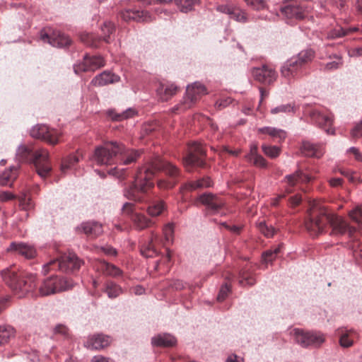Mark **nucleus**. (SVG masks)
Segmentation results:
<instances>
[{
	"instance_id": "f257e3e1",
	"label": "nucleus",
	"mask_w": 362,
	"mask_h": 362,
	"mask_svg": "<svg viewBox=\"0 0 362 362\" xmlns=\"http://www.w3.org/2000/svg\"><path fill=\"white\" fill-rule=\"evenodd\" d=\"M160 170H164L170 177V180H160L157 183L158 187L160 189L173 188L176 185L177 178L180 176V170L172 163L156 157L146 165L138 170L134 182L124 189V196L134 202L144 201L146 193L154 186L151 180L153 177Z\"/></svg>"
},
{
	"instance_id": "f03ea898",
	"label": "nucleus",
	"mask_w": 362,
	"mask_h": 362,
	"mask_svg": "<svg viewBox=\"0 0 362 362\" xmlns=\"http://www.w3.org/2000/svg\"><path fill=\"white\" fill-rule=\"evenodd\" d=\"M305 226L311 236L317 237L327 230V225L332 227V234L343 235L349 233L351 235L355 228L351 227L341 217L331 214L325 206L313 204L308 210Z\"/></svg>"
},
{
	"instance_id": "7ed1b4c3",
	"label": "nucleus",
	"mask_w": 362,
	"mask_h": 362,
	"mask_svg": "<svg viewBox=\"0 0 362 362\" xmlns=\"http://www.w3.org/2000/svg\"><path fill=\"white\" fill-rule=\"evenodd\" d=\"M1 276L4 283L18 298L33 291L37 286L35 274L18 270L14 267L2 270Z\"/></svg>"
},
{
	"instance_id": "20e7f679",
	"label": "nucleus",
	"mask_w": 362,
	"mask_h": 362,
	"mask_svg": "<svg viewBox=\"0 0 362 362\" xmlns=\"http://www.w3.org/2000/svg\"><path fill=\"white\" fill-rule=\"evenodd\" d=\"M16 157L21 162L33 163L37 174L42 178L47 177L52 170L49 152L45 148L34 151L30 146L21 145L17 150Z\"/></svg>"
},
{
	"instance_id": "39448f33",
	"label": "nucleus",
	"mask_w": 362,
	"mask_h": 362,
	"mask_svg": "<svg viewBox=\"0 0 362 362\" xmlns=\"http://www.w3.org/2000/svg\"><path fill=\"white\" fill-rule=\"evenodd\" d=\"M83 264L74 253L64 254L59 258L54 259L45 264L42 272L45 275L52 270H59L64 272H74L78 271Z\"/></svg>"
},
{
	"instance_id": "423d86ee",
	"label": "nucleus",
	"mask_w": 362,
	"mask_h": 362,
	"mask_svg": "<svg viewBox=\"0 0 362 362\" xmlns=\"http://www.w3.org/2000/svg\"><path fill=\"white\" fill-rule=\"evenodd\" d=\"M313 58L314 52L312 49L301 51L297 56L291 57L284 63L281 69V76L287 79L294 78Z\"/></svg>"
},
{
	"instance_id": "0eeeda50",
	"label": "nucleus",
	"mask_w": 362,
	"mask_h": 362,
	"mask_svg": "<svg viewBox=\"0 0 362 362\" xmlns=\"http://www.w3.org/2000/svg\"><path fill=\"white\" fill-rule=\"evenodd\" d=\"M71 279L60 276H52L43 281L39 288L41 296H47L72 288Z\"/></svg>"
},
{
	"instance_id": "6e6552de",
	"label": "nucleus",
	"mask_w": 362,
	"mask_h": 362,
	"mask_svg": "<svg viewBox=\"0 0 362 362\" xmlns=\"http://www.w3.org/2000/svg\"><path fill=\"white\" fill-rule=\"evenodd\" d=\"M119 148V143H106L95 148L92 160L98 165H112L117 162Z\"/></svg>"
},
{
	"instance_id": "1a4fd4ad",
	"label": "nucleus",
	"mask_w": 362,
	"mask_h": 362,
	"mask_svg": "<svg viewBox=\"0 0 362 362\" xmlns=\"http://www.w3.org/2000/svg\"><path fill=\"white\" fill-rule=\"evenodd\" d=\"M206 93V88L199 83H194L187 86L186 95L183 100L173 108L174 113L184 112L192 107V106L201 98L202 95Z\"/></svg>"
},
{
	"instance_id": "9d476101",
	"label": "nucleus",
	"mask_w": 362,
	"mask_h": 362,
	"mask_svg": "<svg viewBox=\"0 0 362 362\" xmlns=\"http://www.w3.org/2000/svg\"><path fill=\"white\" fill-rule=\"evenodd\" d=\"M206 151L202 144L193 142L188 146L187 155L183 158L185 166L189 170L190 168H204Z\"/></svg>"
},
{
	"instance_id": "9b49d317",
	"label": "nucleus",
	"mask_w": 362,
	"mask_h": 362,
	"mask_svg": "<svg viewBox=\"0 0 362 362\" xmlns=\"http://www.w3.org/2000/svg\"><path fill=\"white\" fill-rule=\"evenodd\" d=\"M122 214L129 216L133 223L134 228L138 230H142L151 227L154 222L146 215L135 211V205L126 202L122 209Z\"/></svg>"
},
{
	"instance_id": "f8f14e48",
	"label": "nucleus",
	"mask_w": 362,
	"mask_h": 362,
	"mask_svg": "<svg viewBox=\"0 0 362 362\" xmlns=\"http://www.w3.org/2000/svg\"><path fill=\"white\" fill-rule=\"evenodd\" d=\"M30 136L54 146L60 142L62 133L44 124H37L30 130Z\"/></svg>"
},
{
	"instance_id": "ddd939ff",
	"label": "nucleus",
	"mask_w": 362,
	"mask_h": 362,
	"mask_svg": "<svg viewBox=\"0 0 362 362\" xmlns=\"http://www.w3.org/2000/svg\"><path fill=\"white\" fill-rule=\"evenodd\" d=\"M305 114L310 117L313 123L324 129L328 134H334V130L332 128L333 119L331 114L317 108H308L305 110Z\"/></svg>"
},
{
	"instance_id": "4468645a",
	"label": "nucleus",
	"mask_w": 362,
	"mask_h": 362,
	"mask_svg": "<svg viewBox=\"0 0 362 362\" xmlns=\"http://www.w3.org/2000/svg\"><path fill=\"white\" fill-rule=\"evenodd\" d=\"M296 341L303 347H318L325 340L322 334L315 332H305L302 329L293 330Z\"/></svg>"
},
{
	"instance_id": "2eb2a0df",
	"label": "nucleus",
	"mask_w": 362,
	"mask_h": 362,
	"mask_svg": "<svg viewBox=\"0 0 362 362\" xmlns=\"http://www.w3.org/2000/svg\"><path fill=\"white\" fill-rule=\"evenodd\" d=\"M281 13L288 19L300 20L308 15V9L304 1H292L281 8Z\"/></svg>"
},
{
	"instance_id": "dca6fc26",
	"label": "nucleus",
	"mask_w": 362,
	"mask_h": 362,
	"mask_svg": "<svg viewBox=\"0 0 362 362\" xmlns=\"http://www.w3.org/2000/svg\"><path fill=\"white\" fill-rule=\"evenodd\" d=\"M105 65V60L101 56H90L86 54L81 63L75 64L74 71L78 74L85 71H94Z\"/></svg>"
},
{
	"instance_id": "f3484780",
	"label": "nucleus",
	"mask_w": 362,
	"mask_h": 362,
	"mask_svg": "<svg viewBox=\"0 0 362 362\" xmlns=\"http://www.w3.org/2000/svg\"><path fill=\"white\" fill-rule=\"evenodd\" d=\"M40 39L44 42H48L53 47H64L71 45L69 37L60 31H53L52 34L41 31Z\"/></svg>"
},
{
	"instance_id": "a211bd4d",
	"label": "nucleus",
	"mask_w": 362,
	"mask_h": 362,
	"mask_svg": "<svg viewBox=\"0 0 362 362\" xmlns=\"http://www.w3.org/2000/svg\"><path fill=\"white\" fill-rule=\"evenodd\" d=\"M252 74L256 81L264 84L270 85L277 78V74L275 70L268 65L254 68Z\"/></svg>"
},
{
	"instance_id": "6ab92c4d",
	"label": "nucleus",
	"mask_w": 362,
	"mask_h": 362,
	"mask_svg": "<svg viewBox=\"0 0 362 362\" xmlns=\"http://www.w3.org/2000/svg\"><path fill=\"white\" fill-rule=\"evenodd\" d=\"M199 200L206 206L207 211L213 214L218 213L225 205V202L221 197L211 193L200 195Z\"/></svg>"
},
{
	"instance_id": "aec40b11",
	"label": "nucleus",
	"mask_w": 362,
	"mask_h": 362,
	"mask_svg": "<svg viewBox=\"0 0 362 362\" xmlns=\"http://www.w3.org/2000/svg\"><path fill=\"white\" fill-rule=\"evenodd\" d=\"M7 250L8 252L20 255L26 259H33L37 255V251L34 246L24 243H12Z\"/></svg>"
},
{
	"instance_id": "412c9836",
	"label": "nucleus",
	"mask_w": 362,
	"mask_h": 362,
	"mask_svg": "<svg viewBox=\"0 0 362 362\" xmlns=\"http://www.w3.org/2000/svg\"><path fill=\"white\" fill-rule=\"evenodd\" d=\"M119 151L117 153V161L123 165H129L134 163L140 157V151L127 148L123 144H119Z\"/></svg>"
},
{
	"instance_id": "4be33fe9",
	"label": "nucleus",
	"mask_w": 362,
	"mask_h": 362,
	"mask_svg": "<svg viewBox=\"0 0 362 362\" xmlns=\"http://www.w3.org/2000/svg\"><path fill=\"white\" fill-rule=\"evenodd\" d=\"M121 17L125 21H134L136 22H151L153 20L150 13L146 11L126 10L121 13Z\"/></svg>"
},
{
	"instance_id": "5701e85b",
	"label": "nucleus",
	"mask_w": 362,
	"mask_h": 362,
	"mask_svg": "<svg viewBox=\"0 0 362 362\" xmlns=\"http://www.w3.org/2000/svg\"><path fill=\"white\" fill-rule=\"evenodd\" d=\"M94 267L97 271L113 278H118L123 274V272L119 267L104 260H97L94 264Z\"/></svg>"
},
{
	"instance_id": "b1692460",
	"label": "nucleus",
	"mask_w": 362,
	"mask_h": 362,
	"mask_svg": "<svg viewBox=\"0 0 362 362\" xmlns=\"http://www.w3.org/2000/svg\"><path fill=\"white\" fill-rule=\"evenodd\" d=\"M302 153L309 157L320 158L324 154V148L322 144H315L309 141L303 143Z\"/></svg>"
},
{
	"instance_id": "393cba45",
	"label": "nucleus",
	"mask_w": 362,
	"mask_h": 362,
	"mask_svg": "<svg viewBox=\"0 0 362 362\" xmlns=\"http://www.w3.org/2000/svg\"><path fill=\"white\" fill-rule=\"evenodd\" d=\"M80 228L88 237L91 238L99 236L103 232L102 225L95 221L83 223Z\"/></svg>"
},
{
	"instance_id": "a878e982",
	"label": "nucleus",
	"mask_w": 362,
	"mask_h": 362,
	"mask_svg": "<svg viewBox=\"0 0 362 362\" xmlns=\"http://www.w3.org/2000/svg\"><path fill=\"white\" fill-rule=\"evenodd\" d=\"M120 77L117 75L108 71H103L102 74L95 76L91 83L95 86H106L110 83L118 82Z\"/></svg>"
},
{
	"instance_id": "bb28decb",
	"label": "nucleus",
	"mask_w": 362,
	"mask_h": 362,
	"mask_svg": "<svg viewBox=\"0 0 362 362\" xmlns=\"http://www.w3.org/2000/svg\"><path fill=\"white\" fill-rule=\"evenodd\" d=\"M289 187H294L298 183H308L310 182L313 177L307 174L303 173L301 170H297L294 174L288 175L286 177ZM287 193H291L292 189L288 188Z\"/></svg>"
},
{
	"instance_id": "cd10ccee",
	"label": "nucleus",
	"mask_w": 362,
	"mask_h": 362,
	"mask_svg": "<svg viewBox=\"0 0 362 362\" xmlns=\"http://www.w3.org/2000/svg\"><path fill=\"white\" fill-rule=\"evenodd\" d=\"M258 147L256 144H252L250 153L246 156V158L252 162L254 165L259 168H266L267 165V160L258 153Z\"/></svg>"
},
{
	"instance_id": "c85d7f7f",
	"label": "nucleus",
	"mask_w": 362,
	"mask_h": 362,
	"mask_svg": "<svg viewBox=\"0 0 362 362\" xmlns=\"http://www.w3.org/2000/svg\"><path fill=\"white\" fill-rule=\"evenodd\" d=\"M88 346L93 349H100L107 346L110 343V337L103 334L91 337L88 341Z\"/></svg>"
},
{
	"instance_id": "c756f323",
	"label": "nucleus",
	"mask_w": 362,
	"mask_h": 362,
	"mask_svg": "<svg viewBox=\"0 0 362 362\" xmlns=\"http://www.w3.org/2000/svg\"><path fill=\"white\" fill-rule=\"evenodd\" d=\"M176 342V339L169 334H158L152 339V344L157 346H173Z\"/></svg>"
},
{
	"instance_id": "7c9ffc66",
	"label": "nucleus",
	"mask_w": 362,
	"mask_h": 362,
	"mask_svg": "<svg viewBox=\"0 0 362 362\" xmlns=\"http://www.w3.org/2000/svg\"><path fill=\"white\" fill-rule=\"evenodd\" d=\"M211 180L209 177H204L197 181L186 183L184 186L181 187V191H192L200 188L209 187L211 185Z\"/></svg>"
},
{
	"instance_id": "2f4dec72",
	"label": "nucleus",
	"mask_w": 362,
	"mask_h": 362,
	"mask_svg": "<svg viewBox=\"0 0 362 362\" xmlns=\"http://www.w3.org/2000/svg\"><path fill=\"white\" fill-rule=\"evenodd\" d=\"M158 240V235L156 234L152 233L150 242L146 246L141 247V255L147 258L153 257L157 255L158 252L156 248L155 247V243Z\"/></svg>"
},
{
	"instance_id": "473e14b6",
	"label": "nucleus",
	"mask_w": 362,
	"mask_h": 362,
	"mask_svg": "<svg viewBox=\"0 0 362 362\" xmlns=\"http://www.w3.org/2000/svg\"><path fill=\"white\" fill-rule=\"evenodd\" d=\"M177 90V87L173 84L161 86L157 90L158 95L162 101H167L174 95Z\"/></svg>"
},
{
	"instance_id": "72a5a7b5",
	"label": "nucleus",
	"mask_w": 362,
	"mask_h": 362,
	"mask_svg": "<svg viewBox=\"0 0 362 362\" xmlns=\"http://www.w3.org/2000/svg\"><path fill=\"white\" fill-rule=\"evenodd\" d=\"M17 177V168H11L0 175V185H11Z\"/></svg>"
},
{
	"instance_id": "f704fd0d",
	"label": "nucleus",
	"mask_w": 362,
	"mask_h": 362,
	"mask_svg": "<svg viewBox=\"0 0 362 362\" xmlns=\"http://www.w3.org/2000/svg\"><path fill=\"white\" fill-rule=\"evenodd\" d=\"M340 334L339 344L342 347L349 348L354 344V332L351 330H344L343 329L338 330Z\"/></svg>"
},
{
	"instance_id": "c9c22d12",
	"label": "nucleus",
	"mask_w": 362,
	"mask_h": 362,
	"mask_svg": "<svg viewBox=\"0 0 362 362\" xmlns=\"http://www.w3.org/2000/svg\"><path fill=\"white\" fill-rule=\"evenodd\" d=\"M259 132L267 134L273 138L279 139V141L284 140L286 136V133L282 130L274 127H267L259 129Z\"/></svg>"
},
{
	"instance_id": "e433bc0d",
	"label": "nucleus",
	"mask_w": 362,
	"mask_h": 362,
	"mask_svg": "<svg viewBox=\"0 0 362 362\" xmlns=\"http://www.w3.org/2000/svg\"><path fill=\"white\" fill-rule=\"evenodd\" d=\"M358 30L356 28H344L341 26H337L334 29L331 30L328 34L327 37L330 39H334L348 35L350 33L355 32Z\"/></svg>"
},
{
	"instance_id": "4c0bfd02",
	"label": "nucleus",
	"mask_w": 362,
	"mask_h": 362,
	"mask_svg": "<svg viewBox=\"0 0 362 362\" xmlns=\"http://www.w3.org/2000/svg\"><path fill=\"white\" fill-rule=\"evenodd\" d=\"M165 209V204L163 201H157L148 207L147 212L151 216L155 217L160 215Z\"/></svg>"
},
{
	"instance_id": "58836bf2",
	"label": "nucleus",
	"mask_w": 362,
	"mask_h": 362,
	"mask_svg": "<svg viewBox=\"0 0 362 362\" xmlns=\"http://www.w3.org/2000/svg\"><path fill=\"white\" fill-rule=\"evenodd\" d=\"M14 329L8 325L0 326V346L6 344L14 335Z\"/></svg>"
},
{
	"instance_id": "ea45409f",
	"label": "nucleus",
	"mask_w": 362,
	"mask_h": 362,
	"mask_svg": "<svg viewBox=\"0 0 362 362\" xmlns=\"http://www.w3.org/2000/svg\"><path fill=\"white\" fill-rule=\"evenodd\" d=\"M136 114V111L134 109L129 108L126 111L120 113L116 112L115 110H111L109 112L110 116L113 120L122 121L123 119H128L133 117Z\"/></svg>"
},
{
	"instance_id": "a19ab883",
	"label": "nucleus",
	"mask_w": 362,
	"mask_h": 362,
	"mask_svg": "<svg viewBox=\"0 0 362 362\" xmlns=\"http://www.w3.org/2000/svg\"><path fill=\"white\" fill-rule=\"evenodd\" d=\"M81 40L88 46L98 47L100 39L93 33H83L80 35Z\"/></svg>"
},
{
	"instance_id": "79ce46f5",
	"label": "nucleus",
	"mask_w": 362,
	"mask_h": 362,
	"mask_svg": "<svg viewBox=\"0 0 362 362\" xmlns=\"http://www.w3.org/2000/svg\"><path fill=\"white\" fill-rule=\"evenodd\" d=\"M105 292L109 298H115L122 293V288L114 282L109 281L106 284Z\"/></svg>"
},
{
	"instance_id": "37998d69",
	"label": "nucleus",
	"mask_w": 362,
	"mask_h": 362,
	"mask_svg": "<svg viewBox=\"0 0 362 362\" xmlns=\"http://www.w3.org/2000/svg\"><path fill=\"white\" fill-rule=\"evenodd\" d=\"M79 161V157L76 154H72L62 160L61 164V170L65 172L66 170L73 167Z\"/></svg>"
},
{
	"instance_id": "c03bdc74",
	"label": "nucleus",
	"mask_w": 362,
	"mask_h": 362,
	"mask_svg": "<svg viewBox=\"0 0 362 362\" xmlns=\"http://www.w3.org/2000/svg\"><path fill=\"white\" fill-rule=\"evenodd\" d=\"M101 30L103 32V40L105 42L109 43L111 39V35L115 31L114 25L110 21L105 22L101 28Z\"/></svg>"
},
{
	"instance_id": "a18cd8bd",
	"label": "nucleus",
	"mask_w": 362,
	"mask_h": 362,
	"mask_svg": "<svg viewBox=\"0 0 362 362\" xmlns=\"http://www.w3.org/2000/svg\"><path fill=\"white\" fill-rule=\"evenodd\" d=\"M239 283L243 286H252L255 284V279L251 273L248 272L247 271L243 270L240 273Z\"/></svg>"
},
{
	"instance_id": "49530a36",
	"label": "nucleus",
	"mask_w": 362,
	"mask_h": 362,
	"mask_svg": "<svg viewBox=\"0 0 362 362\" xmlns=\"http://www.w3.org/2000/svg\"><path fill=\"white\" fill-rule=\"evenodd\" d=\"M262 149L264 154L271 158H275L278 157L281 152L280 148L276 146L262 145Z\"/></svg>"
},
{
	"instance_id": "de8ad7c7",
	"label": "nucleus",
	"mask_w": 362,
	"mask_h": 362,
	"mask_svg": "<svg viewBox=\"0 0 362 362\" xmlns=\"http://www.w3.org/2000/svg\"><path fill=\"white\" fill-rule=\"evenodd\" d=\"M280 250H281V246L279 245V246L275 247L274 250H269L266 251L262 255L263 260L265 262H272L276 257V255L280 252Z\"/></svg>"
},
{
	"instance_id": "09e8293b",
	"label": "nucleus",
	"mask_w": 362,
	"mask_h": 362,
	"mask_svg": "<svg viewBox=\"0 0 362 362\" xmlns=\"http://www.w3.org/2000/svg\"><path fill=\"white\" fill-rule=\"evenodd\" d=\"M294 111V106L292 104L281 105L276 107L271 110V113L273 115L279 114L281 112H290Z\"/></svg>"
},
{
	"instance_id": "8fccbe9b",
	"label": "nucleus",
	"mask_w": 362,
	"mask_h": 362,
	"mask_svg": "<svg viewBox=\"0 0 362 362\" xmlns=\"http://www.w3.org/2000/svg\"><path fill=\"white\" fill-rule=\"evenodd\" d=\"M198 2V0H179V6L181 11L187 13L192 10V7Z\"/></svg>"
},
{
	"instance_id": "3c124183",
	"label": "nucleus",
	"mask_w": 362,
	"mask_h": 362,
	"mask_svg": "<svg viewBox=\"0 0 362 362\" xmlns=\"http://www.w3.org/2000/svg\"><path fill=\"white\" fill-rule=\"evenodd\" d=\"M349 217L358 223H362V208L356 206L349 213Z\"/></svg>"
},
{
	"instance_id": "603ef678",
	"label": "nucleus",
	"mask_w": 362,
	"mask_h": 362,
	"mask_svg": "<svg viewBox=\"0 0 362 362\" xmlns=\"http://www.w3.org/2000/svg\"><path fill=\"white\" fill-rule=\"evenodd\" d=\"M230 17L239 22H245L247 19L246 13L238 8H233Z\"/></svg>"
},
{
	"instance_id": "864d4df0",
	"label": "nucleus",
	"mask_w": 362,
	"mask_h": 362,
	"mask_svg": "<svg viewBox=\"0 0 362 362\" xmlns=\"http://www.w3.org/2000/svg\"><path fill=\"white\" fill-rule=\"evenodd\" d=\"M334 58L336 59L334 61L327 62L325 64L324 69L325 70H334L339 68L342 64L341 57L339 56L334 55Z\"/></svg>"
},
{
	"instance_id": "5fc2aeb1",
	"label": "nucleus",
	"mask_w": 362,
	"mask_h": 362,
	"mask_svg": "<svg viewBox=\"0 0 362 362\" xmlns=\"http://www.w3.org/2000/svg\"><path fill=\"white\" fill-rule=\"evenodd\" d=\"M258 228L259 231L267 238L272 237L274 234V228L269 227L264 223H259L258 225Z\"/></svg>"
},
{
	"instance_id": "6e6d98bb",
	"label": "nucleus",
	"mask_w": 362,
	"mask_h": 362,
	"mask_svg": "<svg viewBox=\"0 0 362 362\" xmlns=\"http://www.w3.org/2000/svg\"><path fill=\"white\" fill-rule=\"evenodd\" d=\"M230 291V286L226 283L220 289L219 293L217 296V300L218 301H223L226 299L228 294Z\"/></svg>"
},
{
	"instance_id": "4d7b16f0",
	"label": "nucleus",
	"mask_w": 362,
	"mask_h": 362,
	"mask_svg": "<svg viewBox=\"0 0 362 362\" xmlns=\"http://www.w3.org/2000/svg\"><path fill=\"white\" fill-rule=\"evenodd\" d=\"M248 6L254 9L261 10L265 8L266 4L263 0H245Z\"/></svg>"
},
{
	"instance_id": "13d9d810",
	"label": "nucleus",
	"mask_w": 362,
	"mask_h": 362,
	"mask_svg": "<svg viewBox=\"0 0 362 362\" xmlns=\"http://www.w3.org/2000/svg\"><path fill=\"white\" fill-rule=\"evenodd\" d=\"M174 233V226L173 223L167 224L163 228V233L166 241H170Z\"/></svg>"
},
{
	"instance_id": "bf43d9fd",
	"label": "nucleus",
	"mask_w": 362,
	"mask_h": 362,
	"mask_svg": "<svg viewBox=\"0 0 362 362\" xmlns=\"http://www.w3.org/2000/svg\"><path fill=\"white\" fill-rule=\"evenodd\" d=\"M21 205L23 209L28 210L33 207V202L30 197L24 195L20 200Z\"/></svg>"
},
{
	"instance_id": "052dcab7",
	"label": "nucleus",
	"mask_w": 362,
	"mask_h": 362,
	"mask_svg": "<svg viewBox=\"0 0 362 362\" xmlns=\"http://www.w3.org/2000/svg\"><path fill=\"white\" fill-rule=\"evenodd\" d=\"M351 134L353 138L362 136V121L353 129Z\"/></svg>"
},
{
	"instance_id": "680f3d73",
	"label": "nucleus",
	"mask_w": 362,
	"mask_h": 362,
	"mask_svg": "<svg viewBox=\"0 0 362 362\" xmlns=\"http://www.w3.org/2000/svg\"><path fill=\"white\" fill-rule=\"evenodd\" d=\"M100 250L107 255L109 256H116L117 252V250L112 247V246L107 245L105 247H102Z\"/></svg>"
},
{
	"instance_id": "e2e57ef3",
	"label": "nucleus",
	"mask_w": 362,
	"mask_h": 362,
	"mask_svg": "<svg viewBox=\"0 0 362 362\" xmlns=\"http://www.w3.org/2000/svg\"><path fill=\"white\" fill-rule=\"evenodd\" d=\"M125 173L126 171L124 169L119 170L117 168H114L110 170V173L122 179H124Z\"/></svg>"
},
{
	"instance_id": "0e129e2a",
	"label": "nucleus",
	"mask_w": 362,
	"mask_h": 362,
	"mask_svg": "<svg viewBox=\"0 0 362 362\" xmlns=\"http://www.w3.org/2000/svg\"><path fill=\"white\" fill-rule=\"evenodd\" d=\"M14 198L13 194L8 192H0V201L1 202H7L8 200H11Z\"/></svg>"
},
{
	"instance_id": "69168bd1",
	"label": "nucleus",
	"mask_w": 362,
	"mask_h": 362,
	"mask_svg": "<svg viewBox=\"0 0 362 362\" xmlns=\"http://www.w3.org/2000/svg\"><path fill=\"white\" fill-rule=\"evenodd\" d=\"M222 226H223L226 228L231 231L235 234H239L241 231V227L238 226H229L226 223H222Z\"/></svg>"
},
{
	"instance_id": "338daca9",
	"label": "nucleus",
	"mask_w": 362,
	"mask_h": 362,
	"mask_svg": "<svg viewBox=\"0 0 362 362\" xmlns=\"http://www.w3.org/2000/svg\"><path fill=\"white\" fill-rule=\"evenodd\" d=\"M90 362H114L110 358H107L102 356H94Z\"/></svg>"
},
{
	"instance_id": "774afa93",
	"label": "nucleus",
	"mask_w": 362,
	"mask_h": 362,
	"mask_svg": "<svg viewBox=\"0 0 362 362\" xmlns=\"http://www.w3.org/2000/svg\"><path fill=\"white\" fill-rule=\"evenodd\" d=\"M226 362H243V358L235 354H231L228 357Z\"/></svg>"
}]
</instances>
